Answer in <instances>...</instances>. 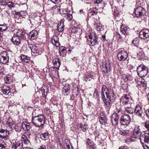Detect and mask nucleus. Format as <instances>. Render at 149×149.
<instances>
[{
  "label": "nucleus",
  "instance_id": "nucleus-42",
  "mask_svg": "<svg viewBox=\"0 0 149 149\" xmlns=\"http://www.w3.org/2000/svg\"><path fill=\"white\" fill-rule=\"evenodd\" d=\"M116 37L117 40L119 41H121L122 40V37L120 35L118 32H116Z\"/></svg>",
  "mask_w": 149,
  "mask_h": 149
},
{
  "label": "nucleus",
  "instance_id": "nucleus-5",
  "mask_svg": "<svg viewBox=\"0 0 149 149\" xmlns=\"http://www.w3.org/2000/svg\"><path fill=\"white\" fill-rule=\"evenodd\" d=\"M129 95H124L120 99V102L123 103L125 107H131L132 100L129 97Z\"/></svg>",
  "mask_w": 149,
  "mask_h": 149
},
{
  "label": "nucleus",
  "instance_id": "nucleus-21",
  "mask_svg": "<svg viewBox=\"0 0 149 149\" xmlns=\"http://www.w3.org/2000/svg\"><path fill=\"white\" fill-rule=\"evenodd\" d=\"M38 33L36 31L33 30L29 34V37L31 40H34L37 38Z\"/></svg>",
  "mask_w": 149,
  "mask_h": 149
},
{
  "label": "nucleus",
  "instance_id": "nucleus-22",
  "mask_svg": "<svg viewBox=\"0 0 149 149\" xmlns=\"http://www.w3.org/2000/svg\"><path fill=\"white\" fill-rule=\"evenodd\" d=\"M65 143L63 144L65 149H74L73 147L71 145L70 140L68 139H66L65 141Z\"/></svg>",
  "mask_w": 149,
  "mask_h": 149
},
{
  "label": "nucleus",
  "instance_id": "nucleus-63",
  "mask_svg": "<svg viewBox=\"0 0 149 149\" xmlns=\"http://www.w3.org/2000/svg\"><path fill=\"white\" fill-rule=\"evenodd\" d=\"M145 112L147 116H149V108Z\"/></svg>",
  "mask_w": 149,
  "mask_h": 149
},
{
  "label": "nucleus",
  "instance_id": "nucleus-11",
  "mask_svg": "<svg viewBox=\"0 0 149 149\" xmlns=\"http://www.w3.org/2000/svg\"><path fill=\"white\" fill-rule=\"evenodd\" d=\"M111 63L109 61L107 62L103 66L102 70L105 73H108L111 70Z\"/></svg>",
  "mask_w": 149,
  "mask_h": 149
},
{
  "label": "nucleus",
  "instance_id": "nucleus-29",
  "mask_svg": "<svg viewBox=\"0 0 149 149\" xmlns=\"http://www.w3.org/2000/svg\"><path fill=\"white\" fill-rule=\"evenodd\" d=\"M22 62L27 63L29 60V58L27 56L21 54L19 57Z\"/></svg>",
  "mask_w": 149,
  "mask_h": 149
},
{
  "label": "nucleus",
  "instance_id": "nucleus-3",
  "mask_svg": "<svg viewBox=\"0 0 149 149\" xmlns=\"http://www.w3.org/2000/svg\"><path fill=\"white\" fill-rule=\"evenodd\" d=\"M45 117L43 115L32 117L31 122L35 126L40 127L43 126L45 122Z\"/></svg>",
  "mask_w": 149,
  "mask_h": 149
},
{
  "label": "nucleus",
  "instance_id": "nucleus-30",
  "mask_svg": "<svg viewBox=\"0 0 149 149\" xmlns=\"http://www.w3.org/2000/svg\"><path fill=\"white\" fill-rule=\"evenodd\" d=\"M24 33L22 31L18 30L17 32V34L14 36H16L19 37H21L22 39H24L25 38V36H24Z\"/></svg>",
  "mask_w": 149,
  "mask_h": 149
},
{
  "label": "nucleus",
  "instance_id": "nucleus-55",
  "mask_svg": "<svg viewBox=\"0 0 149 149\" xmlns=\"http://www.w3.org/2000/svg\"><path fill=\"white\" fill-rule=\"evenodd\" d=\"M80 127L81 128V130L84 132L86 131V127L85 126H83L81 125L80 126Z\"/></svg>",
  "mask_w": 149,
  "mask_h": 149
},
{
  "label": "nucleus",
  "instance_id": "nucleus-32",
  "mask_svg": "<svg viewBox=\"0 0 149 149\" xmlns=\"http://www.w3.org/2000/svg\"><path fill=\"white\" fill-rule=\"evenodd\" d=\"M32 54H33L34 55L36 56L39 53V51L38 48L35 45L33 47V49L31 50Z\"/></svg>",
  "mask_w": 149,
  "mask_h": 149
},
{
  "label": "nucleus",
  "instance_id": "nucleus-12",
  "mask_svg": "<svg viewBox=\"0 0 149 149\" xmlns=\"http://www.w3.org/2000/svg\"><path fill=\"white\" fill-rule=\"evenodd\" d=\"M135 114L139 117H142V115L144 113V111L141 107L139 105H137L134 109Z\"/></svg>",
  "mask_w": 149,
  "mask_h": 149
},
{
  "label": "nucleus",
  "instance_id": "nucleus-6",
  "mask_svg": "<svg viewBox=\"0 0 149 149\" xmlns=\"http://www.w3.org/2000/svg\"><path fill=\"white\" fill-rule=\"evenodd\" d=\"M9 57L7 51H4L0 54V62L1 63L6 64L8 62Z\"/></svg>",
  "mask_w": 149,
  "mask_h": 149
},
{
  "label": "nucleus",
  "instance_id": "nucleus-47",
  "mask_svg": "<svg viewBox=\"0 0 149 149\" xmlns=\"http://www.w3.org/2000/svg\"><path fill=\"white\" fill-rule=\"evenodd\" d=\"M5 82L7 84L9 83L10 82V77L9 76H6L4 77V78Z\"/></svg>",
  "mask_w": 149,
  "mask_h": 149
},
{
  "label": "nucleus",
  "instance_id": "nucleus-39",
  "mask_svg": "<svg viewBox=\"0 0 149 149\" xmlns=\"http://www.w3.org/2000/svg\"><path fill=\"white\" fill-rule=\"evenodd\" d=\"M59 13L61 15L64 17H65L68 15V13L66 10H59Z\"/></svg>",
  "mask_w": 149,
  "mask_h": 149
},
{
  "label": "nucleus",
  "instance_id": "nucleus-19",
  "mask_svg": "<svg viewBox=\"0 0 149 149\" xmlns=\"http://www.w3.org/2000/svg\"><path fill=\"white\" fill-rule=\"evenodd\" d=\"M87 146L89 149H96V147L93 141L89 139H87Z\"/></svg>",
  "mask_w": 149,
  "mask_h": 149
},
{
  "label": "nucleus",
  "instance_id": "nucleus-23",
  "mask_svg": "<svg viewBox=\"0 0 149 149\" xmlns=\"http://www.w3.org/2000/svg\"><path fill=\"white\" fill-rule=\"evenodd\" d=\"M9 134V132L7 130L0 129V138L4 139Z\"/></svg>",
  "mask_w": 149,
  "mask_h": 149
},
{
  "label": "nucleus",
  "instance_id": "nucleus-46",
  "mask_svg": "<svg viewBox=\"0 0 149 149\" xmlns=\"http://www.w3.org/2000/svg\"><path fill=\"white\" fill-rule=\"evenodd\" d=\"M66 48L63 46H61L59 47V53L61 54V53H63V52L66 50Z\"/></svg>",
  "mask_w": 149,
  "mask_h": 149
},
{
  "label": "nucleus",
  "instance_id": "nucleus-57",
  "mask_svg": "<svg viewBox=\"0 0 149 149\" xmlns=\"http://www.w3.org/2000/svg\"><path fill=\"white\" fill-rule=\"evenodd\" d=\"M61 0H50V1L53 3L56 4L58 3Z\"/></svg>",
  "mask_w": 149,
  "mask_h": 149
},
{
  "label": "nucleus",
  "instance_id": "nucleus-16",
  "mask_svg": "<svg viewBox=\"0 0 149 149\" xmlns=\"http://www.w3.org/2000/svg\"><path fill=\"white\" fill-rule=\"evenodd\" d=\"M87 40L88 41H90L91 44H90L91 45H96L97 40L96 38L95 35L94 37H93L92 35L90 34L88 36V37H87Z\"/></svg>",
  "mask_w": 149,
  "mask_h": 149
},
{
  "label": "nucleus",
  "instance_id": "nucleus-54",
  "mask_svg": "<svg viewBox=\"0 0 149 149\" xmlns=\"http://www.w3.org/2000/svg\"><path fill=\"white\" fill-rule=\"evenodd\" d=\"M7 6V4L6 3H4H4H2L1 4V6L0 7V9H3L4 8H3V7H4L5 6Z\"/></svg>",
  "mask_w": 149,
  "mask_h": 149
},
{
  "label": "nucleus",
  "instance_id": "nucleus-51",
  "mask_svg": "<svg viewBox=\"0 0 149 149\" xmlns=\"http://www.w3.org/2000/svg\"><path fill=\"white\" fill-rule=\"evenodd\" d=\"M97 10H93V11H91L89 12H88V13L90 15H96L97 13Z\"/></svg>",
  "mask_w": 149,
  "mask_h": 149
},
{
  "label": "nucleus",
  "instance_id": "nucleus-62",
  "mask_svg": "<svg viewBox=\"0 0 149 149\" xmlns=\"http://www.w3.org/2000/svg\"><path fill=\"white\" fill-rule=\"evenodd\" d=\"M35 45H33L31 44H28V47L31 49V50H32V49H33V47Z\"/></svg>",
  "mask_w": 149,
  "mask_h": 149
},
{
  "label": "nucleus",
  "instance_id": "nucleus-14",
  "mask_svg": "<svg viewBox=\"0 0 149 149\" xmlns=\"http://www.w3.org/2000/svg\"><path fill=\"white\" fill-rule=\"evenodd\" d=\"M23 39L21 37H19L16 36H13L12 38L11 41L13 44L16 45H19L21 43V40Z\"/></svg>",
  "mask_w": 149,
  "mask_h": 149
},
{
  "label": "nucleus",
  "instance_id": "nucleus-60",
  "mask_svg": "<svg viewBox=\"0 0 149 149\" xmlns=\"http://www.w3.org/2000/svg\"><path fill=\"white\" fill-rule=\"evenodd\" d=\"M22 139H21V140H22L23 141L24 140L26 139L27 138L25 135H23L22 136Z\"/></svg>",
  "mask_w": 149,
  "mask_h": 149
},
{
  "label": "nucleus",
  "instance_id": "nucleus-50",
  "mask_svg": "<svg viewBox=\"0 0 149 149\" xmlns=\"http://www.w3.org/2000/svg\"><path fill=\"white\" fill-rule=\"evenodd\" d=\"M122 88L124 90H127L128 88V85L126 84H123L121 86Z\"/></svg>",
  "mask_w": 149,
  "mask_h": 149
},
{
  "label": "nucleus",
  "instance_id": "nucleus-15",
  "mask_svg": "<svg viewBox=\"0 0 149 149\" xmlns=\"http://www.w3.org/2000/svg\"><path fill=\"white\" fill-rule=\"evenodd\" d=\"M118 118L117 114L113 113L111 116V121L113 125H117L118 123Z\"/></svg>",
  "mask_w": 149,
  "mask_h": 149
},
{
  "label": "nucleus",
  "instance_id": "nucleus-2",
  "mask_svg": "<svg viewBox=\"0 0 149 149\" xmlns=\"http://www.w3.org/2000/svg\"><path fill=\"white\" fill-rule=\"evenodd\" d=\"M106 97L104 95V98L102 97L103 101L107 107H109L111 105V102H114L115 99V94L112 88H110L109 90L105 92Z\"/></svg>",
  "mask_w": 149,
  "mask_h": 149
},
{
  "label": "nucleus",
  "instance_id": "nucleus-43",
  "mask_svg": "<svg viewBox=\"0 0 149 149\" xmlns=\"http://www.w3.org/2000/svg\"><path fill=\"white\" fill-rule=\"evenodd\" d=\"M130 131L129 130H121L120 131V134L122 135H125L126 134H128Z\"/></svg>",
  "mask_w": 149,
  "mask_h": 149
},
{
  "label": "nucleus",
  "instance_id": "nucleus-31",
  "mask_svg": "<svg viewBox=\"0 0 149 149\" xmlns=\"http://www.w3.org/2000/svg\"><path fill=\"white\" fill-rule=\"evenodd\" d=\"M40 137L41 139L43 140H46L49 138V133L48 132H46L42 133L40 135Z\"/></svg>",
  "mask_w": 149,
  "mask_h": 149
},
{
  "label": "nucleus",
  "instance_id": "nucleus-44",
  "mask_svg": "<svg viewBox=\"0 0 149 149\" xmlns=\"http://www.w3.org/2000/svg\"><path fill=\"white\" fill-rule=\"evenodd\" d=\"M7 28V26L5 25H0V31H1L6 30Z\"/></svg>",
  "mask_w": 149,
  "mask_h": 149
},
{
  "label": "nucleus",
  "instance_id": "nucleus-45",
  "mask_svg": "<svg viewBox=\"0 0 149 149\" xmlns=\"http://www.w3.org/2000/svg\"><path fill=\"white\" fill-rule=\"evenodd\" d=\"M97 30L98 31H101L103 30V26L101 25L100 24H97L96 26Z\"/></svg>",
  "mask_w": 149,
  "mask_h": 149
},
{
  "label": "nucleus",
  "instance_id": "nucleus-64",
  "mask_svg": "<svg viewBox=\"0 0 149 149\" xmlns=\"http://www.w3.org/2000/svg\"><path fill=\"white\" fill-rule=\"evenodd\" d=\"M14 2L15 3V4L17 5L20 3L19 0H14Z\"/></svg>",
  "mask_w": 149,
  "mask_h": 149
},
{
  "label": "nucleus",
  "instance_id": "nucleus-26",
  "mask_svg": "<svg viewBox=\"0 0 149 149\" xmlns=\"http://www.w3.org/2000/svg\"><path fill=\"white\" fill-rule=\"evenodd\" d=\"M12 12L13 14L19 16H25L27 14L26 10H21L19 11H17L16 10H15L14 11H13Z\"/></svg>",
  "mask_w": 149,
  "mask_h": 149
},
{
  "label": "nucleus",
  "instance_id": "nucleus-24",
  "mask_svg": "<svg viewBox=\"0 0 149 149\" xmlns=\"http://www.w3.org/2000/svg\"><path fill=\"white\" fill-rule=\"evenodd\" d=\"M121 30L124 34L127 35L130 34V28L123 25H122L121 27Z\"/></svg>",
  "mask_w": 149,
  "mask_h": 149
},
{
  "label": "nucleus",
  "instance_id": "nucleus-20",
  "mask_svg": "<svg viewBox=\"0 0 149 149\" xmlns=\"http://www.w3.org/2000/svg\"><path fill=\"white\" fill-rule=\"evenodd\" d=\"M22 127L24 130L29 131L31 128L30 123L26 122H23L22 124Z\"/></svg>",
  "mask_w": 149,
  "mask_h": 149
},
{
  "label": "nucleus",
  "instance_id": "nucleus-7",
  "mask_svg": "<svg viewBox=\"0 0 149 149\" xmlns=\"http://www.w3.org/2000/svg\"><path fill=\"white\" fill-rule=\"evenodd\" d=\"M131 119L130 116L127 114H124L120 118V123L123 125H127L130 123Z\"/></svg>",
  "mask_w": 149,
  "mask_h": 149
},
{
  "label": "nucleus",
  "instance_id": "nucleus-33",
  "mask_svg": "<svg viewBox=\"0 0 149 149\" xmlns=\"http://www.w3.org/2000/svg\"><path fill=\"white\" fill-rule=\"evenodd\" d=\"M109 88H107L105 85L102 86L101 91V95L102 97H104V92L109 90Z\"/></svg>",
  "mask_w": 149,
  "mask_h": 149
},
{
  "label": "nucleus",
  "instance_id": "nucleus-8",
  "mask_svg": "<svg viewBox=\"0 0 149 149\" xmlns=\"http://www.w3.org/2000/svg\"><path fill=\"white\" fill-rule=\"evenodd\" d=\"M127 56V53L124 51L119 52L117 55L118 59L120 61H124L125 60Z\"/></svg>",
  "mask_w": 149,
  "mask_h": 149
},
{
  "label": "nucleus",
  "instance_id": "nucleus-4",
  "mask_svg": "<svg viewBox=\"0 0 149 149\" xmlns=\"http://www.w3.org/2000/svg\"><path fill=\"white\" fill-rule=\"evenodd\" d=\"M138 75L140 77H145L148 73V70L147 67L143 65L139 66L137 68Z\"/></svg>",
  "mask_w": 149,
  "mask_h": 149
},
{
  "label": "nucleus",
  "instance_id": "nucleus-38",
  "mask_svg": "<svg viewBox=\"0 0 149 149\" xmlns=\"http://www.w3.org/2000/svg\"><path fill=\"white\" fill-rule=\"evenodd\" d=\"M103 0H96L94 2L95 4H100V7L99 8H102L103 9L105 6L104 4H102L101 3L102 2Z\"/></svg>",
  "mask_w": 149,
  "mask_h": 149
},
{
  "label": "nucleus",
  "instance_id": "nucleus-36",
  "mask_svg": "<svg viewBox=\"0 0 149 149\" xmlns=\"http://www.w3.org/2000/svg\"><path fill=\"white\" fill-rule=\"evenodd\" d=\"M125 111L130 114H132L133 113L134 110L131 107H125Z\"/></svg>",
  "mask_w": 149,
  "mask_h": 149
},
{
  "label": "nucleus",
  "instance_id": "nucleus-37",
  "mask_svg": "<svg viewBox=\"0 0 149 149\" xmlns=\"http://www.w3.org/2000/svg\"><path fill=\"white\" fill-rule=\"evenodd\" d=\"M63 22L61 21L60 24L59 25L58 24L57 26V30L59 32H61L63 30Z\"/></svg>",
  "mask_w": 149,
  "mask_h": 149
},
{
  "label": "nucleus",
  "instance_id": "nucleus-18",
  "mask_svg": "<svg viewBox=\"0 0 149 149\" xmlns=\"http://www.w3.org/2000/svg\"><path fill=\"white\" fill-rule=\"evenodd\" d=\"M62 91V93L64 95H67L70 92L69 84L65 85L63 88Z\"/></svg>",
  "mask_w": 149,
  "mask_h": 149
},
{
  "label": "nucleus",
  "instance_id": "nucleus-10",
  "mask_svg": "<svg viewBox=\"0 0 149 149\" xmlns=\"http://www.w3.org/2000/svg\"><path fill=\"white\" fill-rule=\"evenodd\" d=\"M139 36L142 39L147 38L149 36V30L145 29L141 31L139 33Z\"/></svg>",
  "mask_w": 149,
  "mask_h": 149
},
{
  "label": "nucleus",
  "instance_id": "nucleus-27",
  "mask_svg": "<svg viewBox=\"0 0 149 149\" xmlns=\"http://www.w3.org/2000/svg\"><path fill=\"white\" fill-rule=\"evenodd\" d=\"M2 90L3 93L6 95H8L10 92V88L6 86H3L2 88Z\"/></svg>",
  "mask_w": 149,
  "mask_h": 149
},
{
  "label": "nucleus",
  "instance_id": "nucleus-1",
  "mask_svg": "<svg viewBox=\"0 0 149 149\" xmlns=\"http://www.w3.org/2000/svg\"><path fill=\"white\" fill-rule=\"evenodd\" d=\"M148 131H143L141 132L139 127L136 126L134 128L132 137L134 138L139 139L143 146L144 148L146 146L149 148V134Z\"/></svg>",
  "mask_w": 149,
  "mask_h": 149
},
{
  "label": "nucleus",
  "instance_id": "nucleus-25",
  "mask_svg": "<svg viewBox=\"0 0 149 149\" xmlns=\"http://www.w3.org/2000/svg\"><path fill=\"white\" fill-rule=\"evenodd\" d=\"M53 62L54 67L56 68H58L61 65L60 59L58 58H56L53 60Z\"/></svg>",
  "mask_w": 149,
  "mask_h": 149
},
{
  "label": "nucleus",
  "instance_id": "nucleus-28",
  "mask_svg": "<svg viewBox=\"0 0 149 149\" xmlns=\"http://www.w3.org/2000/svg\"><path fill=\"white\" fill-rule=\"evenodd\" d=\"M135 14L136 17H138L145 14V10H134Z\"/></svg>",
  "mask_w": 149,
  "mask_h": 149
},
{
  "label": "nucleus",
  "instance_id": "nucleus-48",
  "mask_svg": "<svg viewBox=\"0 0 149 149\" xmlns=\"http://www.w3.org/2000/svg\"><path fill=\"white\" fill-rule=\"evenodd\" d=\"M6 145L3 141V143L0 144V149H6Z\"/></svg>",
  "mask_w": 149,
  "mask_h": 149
},
{
  "label": "nucleus",
  "instance_id": "nucleus-34",
  "mask_svg": "<svg viewBox=\"0 0 149 149\" xmlns=\"http://www.w3.org/2000/svg\"><path fill=\"white\" fill-rule=\"evenodd\" d=\"M22 125L19 124H16L14 127V129L15 131L17 132H20L22 130Z\"/></svg>",
  "mask_w": 149,
  "mask_h": 149
},
{
  "label": "nucleus",
  "instance_id": "nucleus-61",
  "mask_svg": "<svg viewBox=\"0 0 149 149\" xmlns=\"http://www.w3.org/2000/svg\"><path fill=\"white\" fill-rule=\"evenodd\" d=\"M119 149H128V147L127 146H122L120 147Z\"/></svg>",
  "mask_w": 149,
  "mask_h": 149
},
{
  "label": "nucleus",
  "instance_id": "nucleus-17",
  "mask_svg": "<svg viewBox=\"0 0 149 149\" xmlns=\"http://www.w3.org/2000/svg\"><path fill=\"white\" fill-rule=\"evenodd\" d=\"M52 42L54 45H55L56 47H59L60 44L59 42V38L56 35L53 36L52 37Z\"/></svg>",
  "mask_w": 149,
  "mask_h": 149
},
{
  "label": "nucleus",
  "instance_id": "nucleus-53",
  "mask_svg": "<svg viewBox=\"0 0 149 149\" xmlns=\"http://www.w3.org/2000/svg\"><path fill=\"white\" fill-rule=\"evenodd\" d=\"M119 11L118 10H114L113 11V15L116 16L118 15L119 13Z\"/></svg>",
  "mask_w": 149,
  "mask_h": 149
},
{
  "label": "nucleus",
  "instance_id": "nucleus-40",
  "mask_svg": "<svg viewBox=\"0 0 149 149\" xmlns=\"http://www.w3.org/2000/svg\"><path fill=\"white\" fill-rule=\"evenodd\" d=\"M139 39L138 38H136L133 39L132 41V44L137 46L139 45Z\"/></svg>",
  "mask_w": 149,
  "mask_h": 149
},
{
  "label": "nucleus",
  "instance_id": "nucleus-56",
  "mask_svg": "<svg viewBox=\"0 0 149 149\" xmlns=\"http://www.w3.org/2000/svg\"><path fill=\"white\" fill-rule=\"evenodd\" d=\"M4 69L2 67H0V74L3 75L4 74Z\"/></svg>",
  "mask_w": 149,
  "mask_h": 149
},
{
  "label": "nucleus",
  "instance_id": "nucleus-49",
  "mask_svg": "<svg viewBox=\"0 0 149 149\" xmlns=\"http://www.w3.org/2000/svg\"><path fill=\"white\" fill-rule=\"evenodd\" d=\"M15 5H16V4H15L11 2H8L7 4L8 6L10 8H11L12 7H14Z\"/></svg>",
  "mask_w": 149,
  "mask_h": 149
},
{
  "label": "nucleus",
  "instance_id": "nucleus-9",
  "mask_svg": "<svg viewBox=\"0 0 149 149\" xmlns=\"http://www.w3.org/2000/svg\"><path fill=\"white\" fill-rule=\"evenodd\" d=\"M13 143L15 149H23V142L22 140L13 141Z\"/></svg>",
  "mask_w": 149,
  "mask_h": 149
},
{
  "label": "nucleus",
  "instance_id": "nucleus-13",
  "mask_svg": "<svg viewBox=\"0 0 149 149\" xmlns=\"http://www.w3.org/2000/svg\"><path fill=\"white\" fill-rule=\"evenodd\" d=\"M107 119L105 114L101 113L100 114L99 121L101 124L105 125L107 124Z\"/></svg>",
  "mask_w": 149,
  "mask_h": 149
},
{
  "label": "nucleus",
  "instance_id": "nucleus-35",
  "mask_svg": "<svg viewBox=\"0 0 149 149\" xmlns=\"http://www.w3.org/2000/svg\"><path fill=\"white\" fill-rule=\"evenodd\" d=\"M93 97L97 101H100L99 95L98 91L97 89H95L93 93Z\"/></svg>",
  "mask_w": 149,
  "mask_h": 149
},
{
  "label": "nucleus",
  "instance_id": "nucleus-58",
  "mask_svg": "<svg viewBox=\"0 0 149 149\" xmlns=\"http://www.w3.org/2000/svg\"><path fill=\"white\" fill-rule=\"evenodd\" d=\"M60 6L59 4H57L55 6H54L53 8L54 9H60Z\"/></svg>",
  "mask_w": 149,
  "mask_h": 149
},
{
  "label": "nucleus",
  "instance_id": "nucleus-41",
  "mask_svg": "<svg viewBox=\"0 0 149 149\" xmlns=\"http://www.w3.org/2000/svg\"><path fill=\"white\" fill-rule=\"evenodd\" d=\"M93 77V74L88 75L86 76H84L83 77V78L84 81H87L88 80H89V81L91 80V79Z\"/></svg>",
  "mask_w": 149,
  "mask_h": 149
},
{
  "label": "nucleus",
  "instance_id": "nucleus-59",
  "mask_svg": "<svg viewBox=\"0 0 149 149\" xmlns=\"http://www.w3.org/2000/svg\"><path fill=\"white\" fill-rule=\"evenodd\" d=\"M24 141L25 143H26V144H28L30 143L29 141V140H28L27 138H26V139L24 140Z\"/></svg>",
  "mask_w": 149,
  "mask_h": 149
},
{
  "label": "nucleus",
  "instance_id": "nucleus-52",
  "mask_svg": "<svg viewBox=\"0 0 149 149\" xmlns=\"http://www.w3.org/2000/svg\"><path fill=\"white\" fill-rule=\"evenodd\" d=\"M67 19L69 21H70L72 18V15L70 13L68 14V15H67L66 16Z\"/></svg>",
  "mask_w": 149,
  "mask_h": 149
}]
</instances>
